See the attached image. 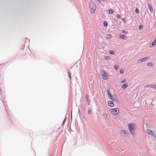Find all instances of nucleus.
Here are the masks:
<instances>
[{
	"instance_id": "obj_1",
	"label": "nucleus",
	"mask_w": 156,
	"mask_h": 156,
	"mask_svg": "<svg viewBox=\"0 0 156 156\" xmlns=\"http://www.w3.org/2000/svg\"><path fill=\"white\" fill-rule=\"evenodd\" d=\"M89 7L90 9L91 12L94 13L96 9V6L94 2L93 1H91L90 3Z\"/></svg>"
},
{
	"instance_id": "obj_2",
	"label": "nucleus",
	"mask_w": 156,
	"mask_h": 156,
	"mask_svg": "<svg viewBox=\"0 0 156 156\" xmlns=\"http://www.w3.org/2000/svg\"><path fill=\"white\" fill-rule=\"evenodd\" d=\"M110 111L111 113L115 115H117L119 112V108H117L111 109Z\"/></svg>"
},
{
	"instance_id": "obj_3",
	"label": "nucleus",
	"mask_w": 156,
	"mask_h": 156,
	"mask_svg": "<svg viewBox=\"0 0 156 156\" xmlns=\"http://www.w3.org/2000/svg\"><path fill=\"white\" fill-rule=\"evenodd\" d=\"M135 125L133 123L130 124L128 125L129 130L132 134H133L132 131L134 129Z\"/></svg>"
},
{
	"instance_id": "obj_4",
	"label": "nucleus",
	"mask_w": 156,
	"mask_h": 156,
	"mask_svg": "<svg viewBox=\"0 0 156 156\" xmlns=\"http://www.w3.org/2000/svg\"><path fill=\"white\" fill-rule=\"evenodd\" d=\"M102 76L103 79L107 80L108 78V75L106 73L104 70H102Z\"/></svg>"
},
{
	"instance_id": "obj_5",
	"label": "nucleus",
	"mask_w": 156,
	"mask_h": 156,
	"mask_svg": "<svg viewBox=\"0 0 156 156\" xmlns=\"http://www.w3.org/2000/svg\"><path fill=\"white\" fill-rule=\"evenodd\" d=\"M149 58V57H145L143 58H141V59H139L138 61L137 62L138 63H140L143 61H144L147 60Z\"/></svg>"
},
{
	"instance_id": "obj_6",
	"label": "nucleus",
	"mask_w": 156,
	"mask_h": 156,
	"mask_svg": "<svg viewBox=\"0 0 156 156\" xmlns=\"http://www.w3.org/2000/svg\"><path fill=\"white\" fill-rule=\"evenodd\" d=\"M120 133L121 135L123 136L124 135L125 136H126V133L125 130H121L120 131Z\"/></svg>"
},
{
	"instance_id": "obj_7",
	"label": "nucleus",
	"mask_w": 156,
	"mask_h": 156,
	"mask_svg": "<svg viewBox=\"0 0 156 156\" xmlns=\"http://www.w3.org/2000/svg\"><path fill=\"white\" fill-rule=\"evenodd\" d=\"M108 104L109 106L111 107H112L114 105V104L113 102L111 101H108Z\"/></svg>"
},
{
	"instance_id": "obj_8",
	"label": "nucleus",
	"mask_w": 156,
	"mask_h": 156,
	"mask_svg": "<svg viewBox=\"0 0 156 156\" xmlns=\"http://www.w3.org/2000/svg\"><path fill=\"white\" fill-rule=\"evenodd\" d=\"M107 93L109 97L112 100H113V99L112 98V94L110 93L109 90H107Z\"/></svg>"
},
{
	"instance_id": "obj_9",
	"label": "nucleus",
	"mask_w": 156,
	"mask_h": 156,
	"mask_svg": "<svg viewBox=\"0 0 156 156\" xmlns=\"http://www.w3.org/2000/svg\"><path fill=\"white\" fill-rule=\"evenodd\" d=\"M147 133H148L149 134H150L152 135H154L153 132L152 130H151L150 129H147Z\"/></svg>"
},
{
	"instance_id": "obj_10",
	"label": "nucleus",
	"mask_w": 156,
	"mask_h": 156,
	"mask_svg": "<svg viewBox=\"0 0 156 156\" xmlns=\"http://www.w3.org/2000/svg\"><path fill=\"white\" fill-rule=\"evenodd\" d=\"M119 37L124 40L126 39V36L122 34H120Z\"/></svg>"
},
{
	"instance_id": "obj_11",
	"label": "nucleus",
	"mask_w": 156,
	"mask_h": 156,
	"mask_svg": "<svg viewBox=\"0 0 156 156\" xmlns=\"http://www.w3.org/2000/svg\"><path fill=\"white\" fill-rule=\"evenodd\" d=\"M148 7L149 9H150L151 12L152 13L153 11V9L152 7L150 4H149L148 5Z\"/></svg>"
},
{
	"instance_id": "obj_12",
	"label": "nucleus",
	"mask_w": 156,
	"mask_h": 156,
	"mask_svg": "<svg viewBox=\"0 0 156 156\" xmlns=\"http://www.w3.org/2000/svg\"><path fill=\"white\" fill-rule=\"evenodd\" d=\"M127 87V85L126 83H125L122 85V88L123 89H124Z\"/></svg>"
},
{
	"instance_id": "obj_13",
	"label": "nucleus",
	"mask_w": 156,
	"mask_h": 156,
	"mask_svg": "<svg viewBox=\"0 0 156 156\" xmlns=\"http://www.w3.org/2000/svg\"><path fill=\"white\" fill-rule=\"evenodd\" d=\"M68 75L69 77L70 80H71V73L69 71H68Z\"/></svg>"
},
{
	"instance_id": "obj_14",
	"label": "nucleus",
	"mask_w": 156,
	"mask_h": 156,
	"mask_svg": "<svg viewBox=\"0 0 156 156\" xmlns=\"http://www.w3.org/2000/svg\"><path fill=\"white\" fill-rule=\"evenodd\" d=\"M112 37V35L110 34H108L107 35L106 38L110 39Z\"/></svg>"
},
{
	"instance_id": "obj_15",
	"label": "nucleus",
	"mask_w": 156,
	"mask_h": 156,
	"mask_svg": "<svg viewBox=\"0 0 156 156\" xmlns=\"http://www.w3.org/2000/svg\"><path fill=\"white\" fill-rule=\"evenodd\" d=\"M147 65L148 66H153V64L151 63H147Z\"/></svg>"
},
{
	"instance_id": "obj_16",
	"label": "nucleus",
	"mask_w": 156,
	"mask_h": 156,
	"mask_svg": "<svg viewBox=\"0 0 156 156\" xmlns=\"http://www.w3.org/2000/svg\"><path fill=\"white\" fill-rule=\"evenodd\" d=\"M108 12L109 14H112L113 12V11L111 9H109L108 10Z\"/></svg>"
},
{
	"instance_id": "obj_17",
	"label": "nucleus",
	"mask_w": 156,
	"mask_h": 156,
	"mask_svg": "<svg viewBox=\"0 0 156 156\" xmlns=\"http://www.w3.org/2000/svg\"><path fill=\"white\" fill-rule=\"evenodd\" d=\"M104 24L105 27H106L108 25V23L106 21H105L104 22Z\"/></svg>"
},
{
	"instance_id": "obj_18",
	"label": "nucleus",
	"mask_w": 156,
	"mask_h": 156,
	"mask_svg": "<svg viewBox=\"0 0 156 156\" xmlns=\"http://www.w3.org/2000/svg\"><path fill=\"white\" fill-rule=\"evenodd\" d=\"M109 53L111 54L112 55H114L115 54V52H114V51L112 50L110 51H109Z\"/></svg>"
},
{
	"instance_id": "obj_19",
	"label": "nucleus",
	"mask_w": 156,
	"mask_h": 156,
	"mask_svg": "<svg viewBox=\"0 0 156 156\" xmlns=\"http://www.w3.org/2000/svg\"><path fill=\"white\" fill-rule=\"evenodd\" d=\"M118 65H115L114 66V68L116 70L118 68Z\"/></svg>"
},
{
	"instance_id": "obj_20",
	"label": "nucleus",
	"mask_w": 156,
	"mask_h": 156,
	"mask_svg": "<svg viewBox=\"0 0 156 156\" xmlns=\"http://www.w3.org/2000/svg\"><path fill=\"white\" fill-rule=\"evenodd\" d=\"M122 32L124 34H126L127 33V32H126V31L124 30H123L122 31Z\"/></svg>"
},
{
	"instance_id": "obj_21",
	"label": "nucleus",
	"mask_w": 156,
	"mask_h": 156,
	"mask_svg": "<svg viewBox=\"0 0 156 156\" xmlns=\"http://www.w3.org/2000/svg\"><path fill=\"white\" fill-rule=\"evenodd\" d=\"M135 12L136 13H138L139 12V10L137 9H136L135 10Z\"/></svg>"
},
{
	"instance_id": "obj_22",
	"label": "nucleus",
	"mask_w": 156,
	"mask_h": 156,
	"mask_svg": "<svg viewBox=\"0 0 156 156\" xmlns=\"http://www.w3.org/2000/svg\"><path fill=\"white\" fill-rule=\"evenodd\" d=\"M120 72L121 73H124V71H123V70L122 69H121L120 70Z\"/></svg>"
},
{
	"instance_id": "obj_23",
	"label": "nucleus",
	"mask_w": 156,
	"mask_h": 156,
	"mask_svg": "<svg viewBox=\"0 0 156 156\" xmlns=\"http://www.w3.org/2000/svg\"><path fill=\"white\" fill-rule=\"evenodd\" d=\"M126 81V80L124 79L121 82V83H122Z\"/></svg>"
},
{
	"instance_id": "obj_24",
	"label": "nucleus",
	"mask_w": 156,
	"mask_h": 156,
	"mask_svg": "<svg viewBox=\"0 0 156 156\" xmlns=\"http://www.w3.org/2000/svg\"><path fill=\"white\" fill-rule=\"evenodd\" d=\"M105 58L106 59H108L109 58V57L108 56H106L105 57Z\"/></svg>"
},
{
	"instance_id": "obj_25",
	"label": "nucleus",
	"mask_w": 156,
	"mask_h": 156,
	"mask_svg": "<svg viewBox=\"0 0 156 156\" xmlns=\"http://www.w3.org/2000/svg\"><path fill=\"white\" fill-rule=\"evenodd\" d=\"M143 28V26L142 25H140L139 26V29H142Z\"/></svg>"
},
{
	"instance_id": "obj_26",
	"label": "nucleus",
	"mask_w": 156,
	"mask_h": 156,
	"mask_svg": "<svg viewBox=\"0 0 156 156\" xmlns=\"http://www.w3.org/2000/svg\"><path fill=\"white\" fill-rule=\"evenodd\" d=\"M66 119L65 118V119H64V120L63 121V122H62V125H64V123H65V121H66Z\"/></svg>"
},
{
	"instance_id": "obj_27",
	"label": "nucleus",
	"mask_w": 156,
	"mask_h": 156,
	"mask_svg": "<svg viewBox=\"0 0 156 156\" xmlns=\"http://www.w3.org/2000/svg\"><path fill=\"white\" fill-rule=\"evenodd\" d=\"M117 16L118 18H120V15H119V14H117Z\"/></svg>"
},
{
	"instance_id": "obj_28",
	"label": "nucleus",
	"mask_w": 156,
	"mask_h": 156,
	"mask_svg": "<svg viewBox=\"0 0 156 156\" xmlns=\"http://www.w3.org/2000/svg\"><path fill=\"white\" fill-rule=\"evenodd\" d=\"M153 88H156V86L155 85H154L152 87Z\"/></svg>"
},
{
	"instance_id": "obj_29",
	"label": "nucleus",
	"mask_w": 156,
	"mask_h": 156,
	"mask_svg": "<svg viewBox=\"0 0 156 156\" xmlns=\"http://www.w3.org/2000/svg\"><path fill=\"white\" fill-rule=\"evenodd\" d=\"M122 20H125V19H124V18H123L122 19Z\"/></svg>"
},
{
	"instance_id": "obj_30",
	"label": "nucleus",
	"mask_w": 156,
	"mask_h": 156,
	"mask_svg": "<svg viewBox=\"0 0 156 156\" xmlns=\"http://www.w3.org/2000/svg\"><path fill=\"white\" fill-rule=\"evenodd\" d=\"M90 111H89V112H88L89 113V112H90Z\"/></svg>"
},
{
	"instance_id": "obj_31",
	"label": "nucleus",
	"mask_w": 156,
	"mask_h": 156,
	"mask_svg": "<svg viewBox=\"0 0 156 156\" xmlns=\"http://www.w3.org/2000/svg\"><path fill=\"white\" fill-rule=\"evenodd\" d=\"M90 111H89V112H88L89 113V112H90Z\"/></svg>"
}]
</instances>
